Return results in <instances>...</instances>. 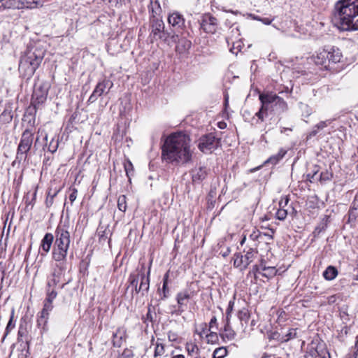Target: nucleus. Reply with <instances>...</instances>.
Returning a JSON list of instances; mask_svg holds the SVG:
<instances>
[{"mask_svg": "<svg viewBox=\"0 0 358 358\" xmlns=\"http://www.w3.org/2000/svg\"><path fill=\"white\" fill-rule=\"evenodd\" d=\"M235 303V296L229 301L226 312L232 313Z\"/></svg>", "mask_w": 358, "mask_h": 358, "instance_id": "13d9d810", "label": "nucleus"}, {"mask_svg": "<svg viewBox=\"0 0 358 358\" xmlns=\"http://www.w3.org/2000/svg\"><path fill=\"white\" fill-rule=\"evenodd\" d=\"M155 348L154 352L155 357L162 356L165 352V345L163 343V340L162 338H157L155 341Z\"/></svg>", "mask_w": 358, "mask_h": 358, "instance_id": "7c9ffc66", "label": "nucleus"}, {"mask_svg": "<svg viewBox=\"0 0 358 358\" xmlns=\"http://www.w3.org/2000/svg\"><path fill=\"white\" fill-rule=\"evenodd\" d=\"M341 57L342 53L338 48L327 46L316 52L310 57V60L322 69L327 70L331 69V64L340 62Z\"/></svg>", "mask_w": 358, "mask_h": 358, "instance_id": "20e7f679", "label": "nucleus"}, {"mask_svg": "<svg viewBox=\"0 0 358 358\" xmlns=\"http://www.w3.org/2000/svg\"><path fill=\"white\" fill-rule=\"evenodd\" d=\"M20 4H22V8H34L36 5L35 0H19Z\"/></svg>", "mask_w": 358, "mask_h": 358, "instance_id": "c03bdc74", "label": "nucleus"}, {"mask_svg": "<svg viewBox=\"0 0 358 358\" xmlns=\"http://www.w3.org/2000/svg\"><path fill=\"white\" fill-rule=\"evenodd\" d=\"M217 325V317L214 315L210 319V321L209 322V328L212 329L214 327V326Z\"/></svg>", "mask_w": 358, "mask_h": 358, "instance_id": "680f3d73", "label": "nucleus"}, {"mask_svg": "<svg viewBox=\"0 0 358 358\" xmlns=\"http://www.w3.org/2000/svg\"><path fill=\"white\" fill-rule=\"evenodd\" d=\"M124 170L126 171V174L127 177L130 178V173L133 171V165L130 161H128L127 163L124 164Z\"/></svg>", "mask_w": 358, "mask_h": 358, "instance_id": "864d4df0", "label": "nucleus"}, {"mask_svg": "<svg viewBox=\"0 0 358 358\" xmlns=\"http://www.w3.org/2000/svg\"><path fill=\"white\" fill-rule=\"evenodd\" d=\"M288 209L279 208L276 212V218L279 220H284L288 215Z\"/></svg>", "mask_w": 358, "mask_h": 358, "instance_id": "37998d69", "label": "nucleus"}, {"mask_svg": "<svg viewBox=\"0 0 358 358\" xmlns=\"http://www.w3.org/2000/svg\"><path fill=\"white\" fill-rule=\"evenodd\" d=\"M150 266H151V264ZM139 275L141 283L138 286V291H141V294L145 296L148 294L150 288V266H149L148 271L145 273V263H142L139 269Z\"/></svg>", "mask_w": 358, "mask_h": 358, "instance_id": "4468645a", "label": "nucleus"}, {"mask_svg": "<svg viewBox=\"0 0 358 358\" xmlns=\"http://www.w3.org/2000/svg\"><path fill=\"white\" fill-rule=\"evenodd\" d=\"M227 355V350L224 347L216 348L213 354V358H224Z\"/></svg>", "mask_w": 358, "mask_h": 358, "instance_id": "ea45409f", "label": "nucleus"}, {"mask_svg": "<svg viewBox=\"0 0 358 358\" xmlns=\"http://www.w3.org/2000/svg\"><path fill=\"white\" fill-rule=\"evenodd\" d=\"M45 50L41 45H34L27 47V50L21 57L19 71L24 78L29 79L40 66Z\"/></svg>", "mask_w": 358, "mask_h": 358, "instance_id": "7ed1b4c3", "label": "nucleus"}, {"mask_svg": "<svg viewBox=\"0 0 358 358\" xmlns=\"http://www.w3.org/2000/svg\"><path fill=\"white\" fill-rule=\"evenodd\" d=\"M262 233L259 231H253L249 236L248 238L246 236H243L242 239L240 241L241 246L247 245L249 247H252L255 249V248H258L259 243V238H262Z\"/></svg>", "mask_w": 358, "mask_h": 358, "instance_id": "dca6fc26", "label": "nucleus"}, {"mask_svg": "<svg viewBox=\"0 0 358 358\" xmlns=\"http://www.w3.org/2000/svg\"><path fill=\"white\" fill-rule=\"evenodd\" d=\"M50 85L48 82L38 81L34 85L31 96V105L35 108L45 103L47 99Z\"/></svg>", "mask_w": 358, "mask_h": 358, "instance_id": "1a4fd4ad", "label": "nucleus"}, {"mask_svg": "<svg viewBox=\"0 0 358 358\" xmlns=\"http://www.w3.org/2000/svg\"><path fill=\"white\" fill-rule=\"evenodd\" d=\"M190 298V295L187 291L180 292L176 295V300L179 306L178 310L180 312H183L182 308L184 306H186L185 301Z\"/></svg>", "mask_w": 358, "mask_h": 358, "instance_id": "393cba45", "label": "nucleus"}, {"mask_svg": "<svg viewBox=\"0 0 358 358\" xmlns=\"http://www.w3.org/2000/svg\"><path fill=\"white\" fill-rule=\"evenodd\" d=\"M59 282V279L48 278L45 287V295L52 293L53 294H55V296H57V292L56 291V287Z\"/></svg>", "mask_w": 358, "mask_h": 358, "instance_id": "b1692460", "label": "nucleus"}, {"mask_svg": "<svg viewBox=\"0 0 358 358\" xmlns=\"http://www.w3.org/2000/svg\"><path fill=\"white\" fill-rule=\"evenodd\" d=\"M186 349L188 352V355H192L193 354H197L199 352V348L196 345L193 343H187L186 345Z\"/></svg>", "mask_w": 358, "mask_h": 358, "instance_id": "49530a36", "label": "nucleus"}, {"mask_svg": "<svg viewBox=\"0 0 358 358\" xmlns=\"http://www.w3.org/2000/svg\"><path fill=\"white\" fill-rule=\"evenodd\" d=\"M119 358H133L129 354H127L125 352H123Z\"/></svg>", "mask_w": 358, "mask_h": 358, "instance_id": "774afa93", "label": "nucleus"}, {"mask_svg": "<svg viewBox=\"0 0 358 358\" xmlns=\"http://www.w3.org/2000/svg\"><path fill=\"white\" fill-rule=\"evenodd\" d=\"M259 257L258 248L243 245V252H236L232 258L234 266L241 271L245 270L248 266Z\"/></svg>", "mask_w": 358, "mask_h": 358, "instance_id": "423d86ee", "label": "nucleus"}, {"mask_svg": "<svg viewBox=\"0 0 358 358\" xmlns=\"http://www.w3.org/2000/svg\"><path fill=\"white\" fill-rule=\"evenodd\" d=\"M34 132L32 129H25L21 136L20 143L17 146L16 158L19 160H26L27 153L33 144Z\"/></svg>", "mask_w": 358, "mask_h": 358, "instance_id": "6e6552de", "label": "nucleus"}, {"mask_svg": "<svg viewBox=\"0 0 358 358\" xmlns=\"http://www.w3.org/2000/svg\"><path fill=\"white\" fill-rule=\"evenodd\" d=\"M55 236L51 233H46L43 236L41 242L40 249H41L43 253H41L42 256H45L50 250L52 245L54 241Z\"/></svg>", "mask_w": 358, "mask_h": 358, "instance_id": "aec40b11", "label": "nucleus"}, {"mask_svg": "<svg viewBox=\"0 0 358 358\" xmlns=\"http://www.w3.org/2000/svg\"><path fill=\"white\" fill-rule=\"evenodd\" d=\"M297 329H289L288 332L285 335H278V337L276 338V340L281 342V343H285L288 342L289 341L295 338L297 335Z\"/></svg>", "mask_w": 358, "mask_h": 358, "instance_id": "cd10ccee", "label": "nucleus"}, {"mask_svg": "<svg viewBox=\"0 0 358 358\" xmlns=\"http://www.w3.org/2000/svg\"><path fill=\"white\" fill-rule=\"evenodd\" d=\"M108 1L113 7L120 8L122 5L126 4V2L129 0H108Z\"/></svg>", "mask_w": 358, "mask_h": 358, "instance_id": "8fccbe9b", "label": "nucleus"}, {"mask_svg": "<svg viewBox=\"0 0 358 358\" xmlns=\"http://www.w3.org/2000/svg\"><path fill=\"white\" fill-rule=\"evenodd\" d=\"M69 248L68 247L54 244L52 252V259L60 264L64 262L66 259Z\"/></svg>", "mask_w": 358, "mask_h": 358, "instance_id": "a211bd4d", "label": "nucleus"}, {"mask_svg": "<svg viewBox=\"0 0 358 358\" xmlns=\"http://www.w3.org/2000/svg\"><path fill=\"white\" fill-rule=\"evenodd\" d=\"M126 332L123 329H117L113 335V344L115 348H120L125 342Z\"/></svg>", "mask_w": 358, "mask_h": 358, "instance_id": "412c9836", "label": "nucleus"}, {"mask_svg": "<svg viewBox=\"0 0 358 358\" xmlns=\"http://www.w3.org/2000/svg\"><path fill=\"white\" fill-rule=\"evenodd\" d=\"M259 99L261 101L262 106L259 110L255 113V116L257 117V122H262L264 121V116L267 115V112L269 109L268 107H264V101L262 99L261 94H259Z\"/></svg>", "mask_w": 358, "mask_h": 358, "instance_id": "c85d7f7f", "label": "nucleus"}, {"mask_svg": "<svg viewBox=\"0 0 358 358\" xmlns=\"http://www.w3.org/2000/svg\"><path fill=\"white\" fill-rule=\"evenodd\" d=\"M288 202H289V199L287 196L284 199H282L279 202L280 208H285V207L287 206Z\"/></svg>", "mask_w": 358, "mask_h": 358, "instance_id": "052dcab7", "label": "nucleus"}, {"mask_svg": "<svg viewBox=\"0 0 358 358\" xmlns=\"http://www.w3.org/2000/svg\"><path fill=\"white\" fill-rule=\"evenodd\" d=\"M355 357L358 358V335L356 336L355 343L354 346Z\"/></svg>", "mask_w": 358, "mask_h": 358, "instance_id": "e2e57ef3", "label": "nucleus"}, {"mask_svg": "<svg viewBox=\"0 0 358 358\" xmlns=\"http://www.w3.org/2000/svg\"><path fill=\"white\" fill-rule=\"evenodd\" d=\"M117 207L122 212H125L127 210V198L125 195H120L117 199Z\"/></svg>", "mask_w": 358, "mask_h": 358, "instance_id": "a19ab883", "label": "nucleus"}, {"mask_svg": "<svg viewBox=\"0 0 358 358\" xmlns=\"http://www.w3.org/2000/svg\"><path fill=\"white\" fill-rule=\"evenodd\" d=\"M263 267V259H261V263L259 264H254L252 266V271L251 272L254 273L255 275H256L257 274H260L262 275V268Z\"/></svg>", "mask_w": 358, "mask_h": 358, "instance_id": "09e8293b", "label": "nucleus"}, {"mask_svg": "<svg viewBox=\"0 0 358 358\" xmlns=\"http://www.w3.org/2000/svg\"><path fill=\"white\" fill-rule=\"evenodd\" d=\"M318 131H319V130H318L317 129H316V128H315V127H314V129H313V130H312V131L308 134V137H307V138H312V137H313V136H316V135H317V134L318 133Z\"/></svg>", "mask_w": 358, "mask_h": 358, "instance_id": "0e129e2a", "label": "nucleus"}, {"mask_svg": "<svg viewBox=\"0 0 358 358\" xmlns=\"http://www.w3.org/2000/svg\"><path fill=\"white\" fill-rule=\"evenodd\" d=\"M332 177V175L328 172H322L320 174V180H324V181H327V180H331Z\"/></svg>", "mask_w": 358, "mask_h": 358, "instance_id": "4d7b16f0", "label": "nucleus"}, {"mask_svg": "<svg viewBox=\"0 0 358 358\" xmlns=\"http://www.w3.org/2000/svg\"><path fill=\"white\" fill-rule=\"evenodd\" d=\"M77 193H78V190L76 188H73L71 189V193L69 195V200L71 203H73V201L76 199Z\"/></svg>", "mask_w": 358, "mask_h": 358, "instance_id": "6e6d98bb", "label": "nucleus"}, {"mask_svg": "<svg viewBox=\"0 0 358 358\" xmlns=\"http://www.w3.org/2000/svg\"><path fill=\"white\" fill-rule=\"evenodd\" d=\"M219 144L220 139L210 133L202 136L199 139L198 148L201 152L207 153L211 152L213 150L216 149Z\"/></svg>", "mask_w": 358, "mask_h": 358, "instance_id": "9d476101", "label": "nucleus"}, {"mask_svg": "<svg viewBox=\"0 0 358 358\" xmlns=\"http://www.w3.org/2000/svg\"><path fill=\"white\" fill-rule=\"evenodd\" d=\"M192 153L189 136L183 132H177L171 134L165 140L162 157L167 163L185 164L192 160Z\"/></svg>", "mask_w": 358, "mask_h": 358, "instance_id": "f257e3e1", "label": "nucleus"}, {"mask_svg": "<svg viewBox=\"0 0 358 358\" xmlns=\"http://www.w3.org/2000/svg\"><path fill=\"white\" fill-rule=\"evenodd\" d=\"M13 318H14V310H12L10 320L7 324V326L6 327L5 334L3 337V341L5 339V338L7 336V335L10 332L12 329H14L15 324L13 322Z\"/></svg>", "mask_w": 358, "mask_h": 358, "instance_id": "58836bf2", "label": "nucleus"}, {"mask_svg": "<svg viewBox=\"0 0 358 358\" xmlns=\"http://www.w3.org/2000/svg\"><path fill=\"white\" fill-rule=\"evenodd\" d=\"M331 120H327L325 121H321L318 124H317L315 126V128L317 129L318 130H322L327 127L328 125H329L331 123Z\"/></svg>", "mask_w": 358, "mask_h": 358, "instance_id": "3c124183", "label": "nucleus"}, {"mask_svg": "<svg viewBox=\"0 0 358 358\" xmlns=\"http://www.w3.org/2000/svg\"><path fill=\"white\" fill-rule=\"evenodd\" d=\"M230 36L227 38V43H229V40H237L240 41V31L238 26L236 24H233L230 27Z\"/></svg>", "mask_w": 358, "mask_h": 358, "instance_id": "f704fd0d", "label": "nucleus"}, {"mask_svg": "<svg viewBox=\"0 0 358 358\" xmlns=\"http://www.w3.org/2000/svg\"><path fill=\"white\" fill-rule=\"evenodd\" d=\"M217 20L210 15L203 16L201 24V28L207 33H215L217 29Z\"/></svg>", "mask_w": 358, "mask_h": 358, "instance_id": "f3484780", "label": "nucleus"}, {"mask_svg": "<svg viewBox=\"0 0 358 358\" xmlns=\"http://www.w3.org/2000/svg\"><path fill=\"white\" fill-rule=\"evenodd\" d=\"M59 191V190H55L52 194H51L50 191L48 192L45 201L47 206H50L52 205L54 198L57 196Z\"/></svg>", "mask_w": 358, "mask_h": 358, "instance_id": "de8ad7c7", "label": "nucleus"}, {"mask_svg": "<svg viewBox=\"0 0 358 358\" xmlns=\"http://www.w3.org/2000/svg\"><path fill=\"white\" fill-rule=\"evenodd\" d=\"M62 271H63V270H62V266H59L58 270L55 269L52 272V275H51V276L50 278L59 279V280L60 281V277H61V275L62 274Z\"/></svg>", "mask_w": 358, "mask_h": 358, "instance_id": "603ef678", "label": "nucleus"}, {"mask_svg": "<svg viewBox=\"0 0 358 358\" xmlns=\"http://www.w3.org/2000/svg\"><path fill=\"white\" fill-rule=\"evenodd\" d=\"M338 275L337 269L333 266H329L323 272L324 278L327 280H334Z\"/></svg>", "mask_w": 358, "mask_h": 358, "instance_id": "2f4dec72", "label": "nucleus"}, {"mask_svg": "<svg viewBox=\"0 0 358 358\" xmlns=\"http://www.w3.org/2000/svg\"><path fill=\"white\" fill-rule=\"evenodd\" d=\"M55 245L65 246L69 248L70 246V234L68 231L66 226L58 225L55 231Z\"/></svg>", "mask_w": 358, "mask_h": 358, "instance_id": "f8f14e48", "label": "nucleus"}, {"mask_svg": "<svg viewBox=\"0 0 358 358\" xmlns=\"http://www.w3.org/2000/svg\"><path fill=\"white\" fill-rule=\"evenodd\" d=\"M176 334L171 333V332H169L168 334V338H169V340L172 341H175L176 340Z\"/></svg>", "mask_w": 358, "mask_h": 358, "instance_id": "69168bd1", "label": "nucleus"}, {"mask_svg": "<svg viewBox=\"0 0 358 358\" xmlns=\"http://www.w3.org/2000/svg\"><path fill=\"white\" fill-rule=\"evenodd\" d=\"M317 357H320V358H330V354L324 348L319 350L311 347L306 350L304 355L305 358H317Z\"/></svg>", "mask_w": 358, "mask_h": 358, "instance_id": "6ab92c4d", "label": "nucleus"}, {"mask_svg": "<svg viewBox=\"0 0 358 358\" xmlns=\"http://www.w3.org/2000/svg\"><path fill=\"white\" fill-rule=\"evenodd\" d=\"M262 275L267 278L274 277L277 273V269L273 266H266L263 264Z\"/></svg>", "mask_w": 358, "mask_h": 358, "instance_id": "72a5a7b5", "label": "nucleus"}, {"mask_svg": "<svg viewBox=\"0 0 358 358\" xmlns=\"http://www.w3.org/2000/svg\"><path fill=\"white\" fill-rule=\"evenodd\" d=\"M287 150L280 148L276 155L271 156L266 162L265 164H271L275 165L278 164L286 155Z\"/></svg>", "mask_w": 358, "mask_h": 358, "instance_id": "a878e982", "label": "nucleus"}, {"mask_svg": "<svg viewBox=\"0 0 358 358\" xmlns=\"http://www.w3.org/2000/svg\"><path fill=\"white\" fill-rule=\"evenodd\" d=\"M208 343H214L217 340V334L215 332H210L206 335Z\"/></svg>", "mask_w": 358, "mask_h": 358, "instance_id": "5fc2aeb1", "label": "nucleus"}, {"mask_svg": "<svg viewBox=\"0 0 358 358\" xmlns=\"http://www.w3.org/2000/svg\"><path fill=\"white\" fill-rule=\"evenodd\" d=\"M331 22L340 31H358V0L336 1L331 11Z\"/></svg>", "mask_w": 358, "mask_h": 358, "instance_id": "f03ea898", "label": "nucleus"}, {"mask_svg": "<svg viewBox=\"0 0 358 358\" xmlns=\"http://www.w3.org/2000/svg\"><path fill=\"white\" fill-rule=\"evenodd\" d=\"M209 169L201 164L196 165L190 171V175L193 183H201L206 179L208 174Z\"/></svg>", "mask_w": 358, "mask_h": 358, "instance_id": "2eb2a0df", "label": "nucleus"}, {"mask_svg": "<svg viewBox=\"0 0 358 358\" xmlns=\"http://www.w3.org/2000/svg\"><path fill=\"white\" fill-rule=\"evenodd\" d=\"M168 278H169V273L167 272L163 278V286H162V294H161V299L164 300L166 299L169 294V290L168 289Z\"/></svg>", "mask_w": 358, "mask_h": 358, "instance_id": "4c0bfd02", "label": "nucleus"}, {"mask_svg": "<svg viewBox=\"0 0 358 358\" xmlns=\"http://www.w3.org/2000/svg\"><path fill=\"white\" fill-rule=\"evenodd\" d=\"M150 37L152 41L161 40L164 42L169 41L171 38L173 42L178 40V34L171 33L165 30L164 23L162 18H150Z\"/></svg>", "mask_w": 358, "mask_h": 358, "instance_id": "39448f33", "label": "nucleus"}, {"mask_svg": "<svg viewBox=\"0 0 358 358\" xmlns=\"http://www.w3.org/2000/svg\"><path fill=\"white\" fill-rule=\"evenodd\" d=\"M148 9L150 13V18H162L161 16L162 8L158 0H150Z\"/></svg>", "mask_w": 358, "mask_h": 358, "instance_id": "4be33fe9", "label": "nucleus"}, {"mask_svg": "<svg viewBox=\"0 0 358 358\" xmlns=\"http://www.w3.org/2000/svg\"><path fill=\"white\" fill-rule=\"evenodd\" d=\"M238 317L240 320L242 325H243V323L246 324L248 322L249 319L250 317V315L248 310L246 308H243L240 310L238 313Z\"/></svg>", "mask_w": 358, "mask_h": 358, "instance_id": "c9c22d12", "label": "nucleus"}, {"mask_svg": "<svg viewBox=\"0 0 358 358\" xmlns=\"http://www.w3.org/2000/svg\"><path fill=\"white\" fill-rule=\"evenodd\" d=\"M220 335L223 339H227L228 341H231L235 338L236 333L232 329L230 324H225L224 327V330Z\"/></svg>", "mask_w": 358, "mask_h": 358, "instance_id": "c756f323", "label": "nucleus"}, {"mask_svg": "<svg viewBox=\"0 0 358 358\" xmlns=\"http://www.w3.org/2000/svg\"><path fill=\"white\" fill-rule=\"evenodd\" d=\"M2 7L7 9H21L22 4L19 0H2Z\"/></svg>", "mask_w": 358, "mask_h": 358, "instance_id": "473e14b6", "label": "nucleus"}, {"mask_svg": "<svg viewBox=\"0 0 358 358\" xmlns=\"http://www.w3.org/2000/svg\"><path fill=\"white\" fill-rule=\"evenodd\" d=\"M264 101V107H268L276 114H281L285 112L287 108V103L281 97L273 93L260 94Z\"/></svg>", "mask_w": 358, "mask_h": 358, "instance_id": "0eeeda50", "label": "nucleus"}, {"mask_svg": "<svg viewBox=\"0 0 358 358\" xmlns=\"http://www.w3.org/2000/svg\"><path fill=\"white\" fill-rule=\"evenodd\" d=\"M349 220H355L358 217V195H356L349 210Z\"/></svg>", "mask_w": 358, "mask_h": 358, "instance_id": "bb28decb", "label": "nucleus"}, {"mask_svg": "<svg viewBox=\"0 0 358 358\" xmlns=\"http://www.w3.org/2000/svg\"><path fill=\"white\" fill-rule=\"evenodd\" d=\"M58 145H59L58 138H57V139L52 138L49 143L48 150L49 152L54 153L57 151V150L58 148Z\"/></svg>", "mask_w": 358, "mask_h": 358, "instance_id": "79ce46f5", "label": "nucleus"}, {"mask_svg": "<svg viewBox=\"0 0 358 358\" xmlns=\"http://www.w3.org/2000/svg\"><path fill=\"white\" fill-rule=\"evenodd\" d=\"M49 316L47 315H43L40 312L38 317L37 319V326L38 328H41L42 331L46 330V325L48 323Z\"/></svg>", "mask_w": 358, "mask_h": 358, "instance_id": "e433bc0d", "label": "nucleus"}, {"mask_svg": "<svg viewBox=\"0 0 358 358\" xmlns=\"http://www.w3.org/2000/svg\"><path fill=\"white\" fill-rule=\"evenodd\" d=\"M184 47L186 49H189L191 47V42L187 40L184 41Z\"/></svg>", "mask_w": 358, "mask_h": 358, "instance_id": "338daca9", "label": "nucleus"}, {"mask_svg": "<svg viewBox=\"0 0 358 358\" xmlns=\"http://www.w3.org/2000/svg\"><path fill=\"white\" fill-rule=\"evenodd\" d=\"M113 83L109 79L104 78L99 81L96 85L94 91L89 97L87 102L92 103L95 102L97 99L104 93L107 94L108 92L113 87Z\"/></svg>", "mask_w": 358, "mask_h": 358, "instance_id": "9b49d317", "label": "nucleus"}, {"mask_svg": "<svg viewBox=\"0 0 358 358\" xmlns=\"http://www.w3.org/2000/svg\"><path fill=\"white\" fill-rule=\"evenodd\" d=\"M25 333H26V329L24 327H23L22 325H20L19 327L18 334H17L18 340L20 339V338L23 337L25 335Z\"/></svg>", "mask_w": 358, "mask_h": 358, "instance_id": "bf43d9fd", "label": "nucleus"}, {"mask_svg": "<svg viewBox=\"0 0 358 358\" xmlns=\"http://www.w3.org/2000/svg\"><path fill=\"white\" fill-rule=\"evenodd\" d=\"M45 296V299L43 301V308L41 313H42L43 315H47L49 316L50 313L54 307L52 302L57 296H55V294H53L52 293Z\"/></svg>", "mask_w": 358, "mask_h": 358, "instance_id": "5701e85b", "label": "nucleus"}, {"mask_svg": "<svg viewBox=\"0 0 358 358\" xmlns=\"http://www.w3.org/2000/svg\"><path fill=\"white\" fill-rule=\"evenodd\" d=\"M168 22L172 27L173 33H182L185 27V20L180 13L173 12L169 14L168 17Z\"/></svg>", "mask_w": 358, "mask_h": 358, "instance_id": "ddd939ff", "label": "nucleus"}, {"mask_svg": "<svg viewBox=\"0 0 358 358\" xmlns=\"http://www.w3.org/2000/svg\"><path fill=\"white\" fill-rule=\"evenodd\" d=\"M140 277L139 271L137 274L131 273L129 277L130 285L133 287L137 286L138 283V278Z\"/></svg>", "mask_w": 358, "mask_h": 358, "instance_id": "a18cd8bd", "label": "nucleus"}]
</instances>
